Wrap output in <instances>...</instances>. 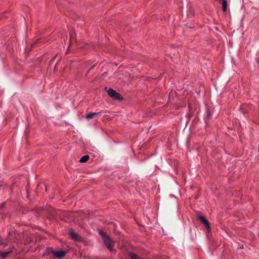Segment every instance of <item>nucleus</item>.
I'll return each mask as SVG.
<instances>
[{"instance_id":"14","label":"nucleus","mask_w":259,"mask_h":259,"mask_svg":"<svg viewBox=\"0 0 259 259\" xmlns=\"http://www.w3.org/2000/svg\"><path fill=\"white\" fill-rule=\"evenodd\" d=\"M8 186L7 184H5L4 183L0 181V188H8Z\"/></svg>"},{"instance_id":"26","label":"nucleus","mask_w":259,"mask_h":259,"mask_svg":"<svg viewBox=\"0 0 259 259\" xmlns=\"http://www.w3.org/2000/svg\"><path fill=\"white\" fill-rule=\"evenodd\" d=\"M257 63H258V65H259V58L257 59Z\"/></svg>"},{"instance_id":"10","label":"nucleus","mask_w":259,"mask_h":259,"mask_svg":"<svg viewBox=\"0 0 259 259\" xmlns=\"http://www.w3.org/2000/svg\"><path fill=\"white\" fill-rule=\"evenodd\" d=\"M12 251L11 250V251H6V252H2V251H0V257H2V258H5L9 254H10V253H11Z\"/></svg>"},{"instance_id":"20","label":"nucleus","mask_w":259,"mask_h":259,"mask_svg":"<svg viewBox=\"0 0 259 259\" xmlns=\"http://www.w3.org/2000/svg\"><path fill=\"white\" fill-rule=\"evenodd\" d=\"M31 209H32V208H27L25 210L26 213L28 212H31V211L30 210ZM32 212H33V211H32Z\"/></svg>"},{"instance_id":"4","label":"nucleus","mask_w":259,"mask_h":259,"mask_svg":"<svg viewBox=\"0 0 259 259\" xmlns=\"http://www.w3.org/2000/svg\"><path fill=\"white\" fill-rule=\"evenodd\" d=\"M197 219L205 226L208 232L211 231L210 224L204 216L199 215L197 216Z\"/></svg>"},{"instance_id":"12","label":"nucleus","mask_w":259,"mask_h":259,"mask_svg":"<svg viewBox=\"0 0 259 259\" xmlns=\"http://www.w3.org/2000/svg\"><path fill=\"white\" fill-rule=\"evenodd\" d=\"M43 188H45L46 192H47V187L45 184H40L37 186V189H38L39 188L42 189Z\"/></svg>"},{"instance_id":"25","label":"nucleus","mask_w":259,"mask_h":259,"mask_svg":"<svg viewBox=\"0 0 259 259\" xmlns=\"http://www.w3.org/2000/svg\"><path fill=\"white\" fill-rule=\"evenodd\" d=\"M240 248H243V245H242L240 246Z\"/></svg>"},{"instance_id":"21","label":"nucleus","mask_w":259,"mask_h":259,"mask_svg":"<svg viewBox=\"0 0 259 259\" xmlns=\"http://www.w3.org/2000/svg\"><path fill=\"white\" fill-rule=\"evenodd\" d=\"M94 67H95V65H93V66H92L90 68V70H88V72H87L86 75H88V73H89V71H90V70L92 69Z\"/></svg>"},{"instance_id":"24","label":"nucleus","mask_w":259,"mask_h":259,"mask_svg":"<svg viewBox=\"0 0 259 259\" xmlns=\"http://www.w3.org/2000/svg\"><path fill=\"white\" fill-rule=\"evenodd\" d=\"M206 113L209 114V113H210V112H209L208 110H207V111H206Z\"/></svg>"},{"instance_id":"8","label":"nucleus","mask_w":259,"mask_h":259,"mask_svg":"<svg viewBox=\"0 0 259 259\" xmlns=\"http://www.w3.org/2000/svg\"><path fill=\"white\" fill-rule=\"evenodd\" d=\"M220 3L222 4V10L223 12H226L227 8V0H218Z\"/></svg>"},{"instance_id":"13","label":"nucleus","mask_w":259,"mask_h":259,"mask_svg":"<svg viewBox=\"0 0 259 259\" xmlns=\"http://www.w3.org/2000/svg\"><path fill=\"white\" fill-rule=\"evenodd\" d=\"M96 114H87L85 118L88 120L93 118Z\"/></svg>"},{"instance_id":"16","label":"nucleus","mask_w":259,"mask_h":259,"mask_svg":"<svg viewBox=\"0 0 259 259\" xmlns=\"http://www.w3.org/2000/svg\"><path fill=\"white\" fill-rule=\"evenodd\" d=\"M0 245H2L4 246H6L7 245V243L3 241L1 239V238L0 237Z\"/></svg>"},{"instance_id":"28","label":"nucleus","mask_w":259,"mask_h":259,"mask_svg":"<svg viewBox=\"0 0 259 259\" xmlns=\"http://www.w3.org/2000/svg\"><path fill=\"white\" fill-rule=\"evenodd\" d=\"M197 114H199V111H198L197 112Z\"/></svg>"},{"instance_id":"15","label":"nucleus","mask_w":259,"mask_h":259,"mask_svg":"<svg viewBox=\"0 0 259 259\" xmlns=\"http://www.w3.org/2000/svg\"><path fill=\"white\" fill-rule=\"evenodd\" d=\"M0 245H2L4 246H6L7 245V243L3 241L1 239V238L0 237Z\"/></svg>"},{"instance_id":"18","label":"nucleus","mask_w":259,"mask_h":259,"mask_svg":"<svg viewBox=\"0 0 259 259\" xmlns=\"http://www.w3.org/2000/svg\"><path fill=\"white\" fill-rule=\"evenodd\" d=\"M5 205H6V202H4L2 203H1V205H0V209H3V208H4Z\"/></svg>"},{"instance_id":"23","label":"nucleus","mask_w":259,"mask_h":259,"mask_svg":"<svg viewBox=\"0 0 259 259\" xmlns=\"http://www.w3.org/2000/svg\"><path fill=\"white\" fill-rule=\"evenodd\" d=\"M89 113H92V114H93V113H102V112H90Z\"/></svg>"},{"instance_id":"11","label":"nucleus","mask_w":259,"mask_h":259,"mask_svg":"<svg viewBox=\"0 0 259 259\" xmlns=\"http://www.w3.org/2000/svg\"><path fill=\"white\" fill-rule=\"evenodd\" d=\"M247 106L246 105H243L240 106V109L241 110V112H243V113H248V111L245 110V108Z\"/></svg>"},{"instance_id":"17","label":"nucleus","mask_w":259,"mask_h":259,"mask_svg":"<svg viewBox=\"0 0 259 259\" xmlns=\"http://www.w3.org/2000/svg\"><path fill=\"white\" fill-rule=\"evenodd\" d=\"M39 42V39H37L36 40H35V41H34V42L33 43L32 45V47H34V46L37 44Z\"/></svg>"},{"instance_id":"9","label":"nucleus","mask_w":259,"mask_h":259,"mask_svg":"<svg viewBox=\"0 0 259 259\" xmlns=\"http://www.w3.org/2000/svg\"><path fill=\"white\" fill-rule=\"evenodd\" d=\"M90 159V156L88 155L83 156L79 160V162L85 163L87 162Z\"/></svg>"},{"instance_id":"22","label":"nucleus","mask_w":259,"mask_h":259,"mask_svg":"<svg viewBox=\"0 0 259 259\" xmlns=\"http://www.w3.org/2000/svg\"><path fill=\"white\" fill-rule=\"evenodd\" d=\"M211 115V114H207V118L209 119Z\"/></svg>"},{"instance_id":"2","label":"nucleus","mask_w":259,"mask_h":259,"mask_svg":"<svg viewBox=\"0 0 259 259\" xmlns=\"http://www.w3.org/2000/svg\"><path fill=\"white\" fill-rule=\"evenodd\" d=\"M47 251L48 255L49 254H52L54 258L59 259H62L64 257L67 253L66 251H56L55 250L53 249L52 247H47Z\"/></svg>"},{"instance_id":"1","label":"nucleus","mask_w":259,"mask_h":259,"mask_svg":"<svg viewBox=\"0 0 259 259\" xmlns=\"http://www.w3.org/2000/svg\"><path fill=\"white\" fill-rule=\"evenodd\" d=\"M100 235L102 237L103 242L105 246L109 250L110 252H112L113 249L115 242L107 234V233L102 230H100L99 232Z\"/></svg>"},{"instance_id":"6","label":"nucleus","mask_w":259,"mask_h":259,"mask_svg":"<svg viewBox=\"0 0 259 259\" xmlns=\"http://www.w3.org/2000/svg\"><path fill=\"white\" fill-rule=\"evenodd\" d=\"M30 210L33 211L35 212V216L37 218L42 215V212L45 210V208L42 207H35Z\"/></svg>"},{"instance_id":"7","label":"nucleus","mask_w":259,"mask_h":259,"mask_svg":"<svg viewBox=\"0 0 259 259\" xmlns=\"http://www.w3.org/2000/svg\"><path fill=\"white\" fill-rule=\"evenodd\" d=\"M127 255L131 259H143L138 254L133 252H128Z\"/></svg>"},{"instance_id":"27","label":"nucleus","mask_w":259,"mask_h":259,"mask_svg":"<svg viewBox=\"0 0 259 259\" xmlns=\"http://www.w3.org/2000/svg\"><path fill=\"white\" fill-rule=\"evenodd\" d=\"M47 218L48 219H50V218L49 216H48Z\"/></svg>"},{"instance_id":"3","label":"nucleus","mask_w":259,"mask_h":259,"mask_svg":"<svg viewBox=\"0 0 259 259\" xmlns=\"http://www.w3.org/2000/svg\"><path fill=\"white\" fill-rule=\"evenodd\" d=\"M107 94L111 98L114 100L119 101H121L123 100L122 95L111 88H109L108 90Z\"/></svg>"},{"instance_id":"19","label":"nucleus","mask_w":259,"mask_h":259,"mask_svg":"<svg viewBox=\"0 0 259 259\" xmlns=\"http://www.w3.org/2000/svg\"><path fill=\"white\" fill-rule=\"evenodd\" d=\"M188 107H189V108L190 112V113H191V112H194V111H193V110H192V108H191V104H190V103L189 102L188 103Z\"/></svg>"},{"instance_id":"5","label":"nucleus","mask_w":259,"mask_h":259,"mask_svg":"<svg viewBox=\"0 0 259 259\" xmlns=\"http://www.w3.org/2000/svg\"><path fill=\"white\" fill-rule=\"evenodd\" d=\"M69 235L70 238L75 241L81 242L83 241L82 237L75 232L72 229L69 230Z\"/></svg>"}]
</instances>
